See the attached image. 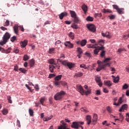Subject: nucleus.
I'll return each instance as SVG.
<instances>
[{"label": "nucleus", "mask_w": 129, "mask_h": 129, "mask_svg": "<svg viewBox=\"0 0 129 129\" xmlns=\"http://www.w3.org/2000/svg\"><path fill=\"white\" fill-rule=\"evenodd\" d=\"M111 60V57H108L105 58L102 62L100 60H98L97 64H98V67L96 69L97 71L99 72V71H100L102 69H104L105 67H110V65L111 64L110 62Z\"/></svg>", "instance_id": "1"}, {"label": "nucleus", "mask_w": 129, "mask_h": 129, "mask_svg": "<svg viewBox=\"0 0 129 129\" xmlns=\"http://www.w3.org/2000/svg\"><path fill=\"white\" fill-rule=\"evenodd\" d=\"M84 87L86 90H85L81 85L77 86V89L81 93V95H86L87 96L89 94H91V89L88 88V86L85 85Z\"/></svg>", "instance_id": "2"}, {"label": "nucleus", "mask_w": 129, "mask_h": 129, "mask_svg": "<svg viewBox=\"0 0 129 129\" xmlns=\"http://www.w3.org/2000/svg\"><path fill=\"white\" fill-rule=\"evenodd\" d=\"M10 38H11V34L9 32H6L3 37V41H0V45L4 46V45L7 44Z\"/></svg>", "instance_id": "3"}, {"label": "nucleus", "mask_w": 129, "mask_h": 129, "mask_svg": "<svg viewBox=\"0 0 129 129\" xmlns=\"http://www.w3.org/2000/svg\"><path fill=\"white\" fill-rule=\"evenodd\" d=\"M82 124H84V122H73L71 125V127H72V128L76 129H78L79 127H81L82 129H83V127L81 126Z\"/></svg>", "instance_id": "4"}, {"label": "nucleus", "mask_w": 129, "mask_h": 129, "mask_svg": "<svg viewBox=\"0 0 129 129\" xmlns=\"http://www.w3.org/2000/svg\"><path fill=\"white\" fill-rule=\"evenodd\" d=\"M64 94H66V93L63 91L57 92L54 95V98L55 100H60V99L63 98V95H64Z\"/></svg>", "instance_id": "5"}, {"label": "nucleus", "mask_w": 129, "mask_h": 129, "mask_svg": "<svg viewBox=\"0 0 129 129\" xmlns=\"http://www.w3.org/2000/svg\"><path fill=\"white\" fill-rule=\"evenodd\" d=\"M60 122L62 124L58 126V129H70L69 128H68V124L65 123V122H64V120H61Z\"/></svg>", "instance_id": "6"}, {"label": "nucleus", "mask_w": 129, "mask_h": 129, "mask_svg": "<svg viewBox=\"0 0 129 129\" xmlns=\"http://www.w3.org/2000/svg\"><path fill=\"white\" fill-rule=\"evenodd\" d=\"M87 28L88 29V30H89L90 32H93L94 33V32L96 31L95 26H94L93 24H87Z\"/></svg>", "instance_id": "7"}, {"label": "nucleus", "mask_w": 129, "mask_h": 129, "mask_svg": "<svg viewBox=\"0 0 129 129\" xmlns=\"http://www.w3.org/2000/svg\"><path fill=\"white\" fill-rule=\"evenodd\" d=\"M103 49H104V47H103V46L102 45L101 46L96 47V48H95V49L94 50V55H98L99 51H100V50H103Z\"/></svg>", "instance_id": "8"}, {"label": "nucleus", "mask_w": 129, "mask_h": 129, "mask_svg": "<svg viewBox=\"0 0 129 129\" xmlns=\"http://www.w3.org/2000/svg\"><path fill=\"white\" fill-rule=\"evenodd\" d=\"M95 81L98 84V85L100 86V87H102L103 84L102 82H101V79L100 77L96 76L95 77Z\"/></svg>", "instance_id": "9"}, {"label": "nucleus", "mask_w": 129, "mask_h": 129, "mask_svg": "<svg viewBox=\"0 0 129 129\" xmlns=\"http://www.w3.org/2000/svg\"><path fill=\"white\" fill-rule=\"evenodd\" d=\"M76 44H77V45H81L82 47H84V46L87 44V40H86V39H83L81 41H77Z\"/></svg>", "instance_id": "10"}, {"label": "nucleus", "mask_w": 129, "mask_h": 129, "mask_svg": "<svg viewBox=\"0 0 129 129\" xmlns=\"http://www.w3.org/2000/svg\"><path fill=\"white\" fill-rule=\"evenodd\" d=\"M13 31L16 35H19V25H15L13 27Z\"/></svg>", "instance_id": "11"}, {"label": "nucleus", "mask_w": 129, "mask_h": 129, "mask_svg": "<svg viewBox=\"0 0 129 129\" xmlns=\"http://www.w3.org/2000/svg\"><path fill=\"white\" fill-rule=\"evenodd\" d=\"M122 102H123V101H122V98L120 97L118 100V103H116L115 102H114L113 105H116V106H119V105H120Z\"/></svg>", "instance_id": "12"}, {"label": "nucleus", "mask_w": 129, "mask_h": 129, "mask_svg": "<svg viewBox=\"0 0 129 129\" xmlns=\"http://www.w3.org/2000/svg\"><path fill=\"white\" fill-rule=\"evenodd\" d=\"M68 15V13L66 12H62L59 15V18L60 20H63V18L64 17H66Z\"/></svg>", "instance_id": "13"}, {"label": "nucleus", "mask_w": 129, "mask_h": 129, "mask_svg": "<svg viewBox=\"0 0 129 129\" xmlns=\"http://www.w3.org/2000/svg\"><path fill=\"white\" fill-rule=\"evenodd\" d=\"M64 45L66 47H69V48H73V44L71 43L70 41H66L64 43Z\"/></svg>", "instance_id": "14"}, {"label": "nucleus", "mask_w": 129, "mask_h": 129, "mask_svg": "<svg viewBox=\"0 0 129 129\" xmlns=\"http://www.w3.org/2000/svg\"><path fill=\"white\" fill-rule=\"evenodd\" d=\"M104 85L108 86V87H110V86L112 85V84L111 83V82H110V81H104Z\"/></svg>", "instance_id": "15"}, {"label": "nucleus", "mask_w": 129, "mask_h": 129, "mask_svg": "<svg viewBox=\"0 0 129 129\" xmlns=\"http://www.w3.org/2000/svg\"><path fill=\"white\" fill-rule=\"evenodd\" d=\"M12 50V48L9 47L7 49H5L3 48L2 50V53H5V54H9L11 53V50Z\"/></svg>", "instance_id": "16"}, {"label": "nucleus", "mask_w": 129, "mask_h": 129, "mask_svg": "<svg viewBox=\"0 0 129 129\" xmlns=\"http://www.w3.org/2000/svg\"><path fill=\"white\" fill-rule=\"evenodd\" d=\"M126 109H127V105L125 104L122 105L120 109L119 110V111L120 112L123 111L124 110H126Z\"/></svg>", "instance_id": "17"}, {"label": "nucleus", "mask_w": 129, "mask_h": 129, "mask_svg": "<svg viewBox=\"0 0 129 129\" xmlns=\"http://www.w3.org/2000/svg\"><path fill=\"white\" fill-rule=\"evenodd\" d=\"M86 119L88 125L91 123V116L90 115H87L86 117Z\"/></svg>", "instance_id": "18"}, {"label": "nucleus", "mask_w": 129, "mask_h": 129, "mask_svg": "<svg viewBox=\"0 0 129 129\" xmlns=\"http://www.w3.org/2000/svg\"><path fill=\"white\" fill-rule=\"evenodd\" d=\"M59 61L60 63H61V64L62 65H64V66H67V64H68V61H67V60H63L62 61V60L60 59H57V62Z\"/></svg>", "instance_id": "19"}, {"label": "nucleus", "mask_w": 129, "mask_h": 129, "mask_svg": "<svg viewBox=\"0 0 129 129\" xmlns=\"http://www.w3.org/2000/svg\"><path fill=\"white\" fill-rule=\"evenodd\" d=\"M83 76V73L79 72L75 74V77L78 78V77H81Z\"/></svg>", "instance_id": "20"}, {"label": "nucleus", "mask_w": 129, "mask_h": 129, "mask_svg": "<svg viewBox=\"0 0 129 129\" xmlns=\"http://www.w3.org/2000/svg\"><path fill=\"white\" fill-rule=\"evenodd\" d=\"M98 118V117L97 116V114H94L92 119V122H96L97 121V119Z\"/></svg>", "instance_id": "21"}, {"label": "nucleus", "mask_w": 129, "mask_h": 129, "mask_svg": "<svg viewBox=\"0 0 129 129\" xmlns=\"http://www.w3.org/2000/svg\"><path fill=\"white\" fill-rule=\"evenodd\" d=\"M49 68L50 72L53 73L54 72V69L56 68V67L54 66V64H50L49 66Z\"/></svg>", "instance_id": "22"}, {"label": "nucleus", "mask_w": 129, "mask_h": 129, "mask_svg": "<svg viewBox=\"0 0 129 129\" xmlns=\"http://www.w3.org/2000/svg\"><path fill=\"white\" fill-rule=\"evenodd\" d=\"M70 14H71L72 18H75V17H77L75 11L71 10L70 11Z\"/></svg>", "instance_id": "23"}, {"label": "nucleus", "mask_w": 129, "mask_h": 129, "mask_svg": "<svg viewBox=\"0 0 129 129\" xmlns=\"http://www.w3.org/2000/svg\"><path fill=\"white\" fill-rule=\"evenodd\" d=\"M27 44L28 40H25L24 41L22 42L21 47H22V48H25Z\"/></svg>", "instance_id": "24"}, {"label": "nucleus", "mask_w": 129, "mask_h": 129, "mask_svg": "<svg viewBox=\"0 0 129 129\" xmlns=\"http://www.w3.org/2000/svg\"><path fill=\"white\" fill-rule=\"evenodd\" d=\"M53 118V115H50L49 117H46L43 118V120L44 121H48V120H51Z\"/></svg>", "instance_id": "25"}, {"label": "nucleus", "mask_w": 129, "mask_h": 129, "mask_svg": "<svg viewBox=\"0 0 129 129\" xmlns=\"http://www.w3.org/2000/svg\"><path fill=\"white\" fill-rule=\"evenodd\" d=\"M82 9L83 11L84 12L85 14H86V13H87V6H86L85 4H84L82 6Z\"/></svg>", "instance_id": "26"}, {"label": "nucleus", "mask_w": 129, "mask_h": 129, "mask_svg": "<svg viewBox=\"0 0 129 129\" xmlns=\"http://www.w3.org/2000/svg\"><path fill=\"white\" fill-rule=\"evenodd\" d=\"M69 37L72 39V40H74V37H75V34L74 33L71 32L68 34Z\"/></svg>", "instance_id": "27"}, {"label": "nucleus", "mask_w": 129, "mask_h": 129, "mask_svg": "<svg viewBox=\"0 0 129 129\" xmlns=\"http://www.w3.org/2000/svg\"><path fill=\"white\" fill-rule=\"evenodd\" d=\"M61 78H62V75H58L54 78V80L56 81H59L61 79Z\"/></svg>", "instance_id": "28"}, {"label": "nucleus", "mask_w": 129, "mask_h": 129, "mask_svg": "<svg viewBox=\"0 0 129 129\" xmlns=\"http://www.w3.org/2000/svg\"><path fill=\"white\" fill-rule=\"evenodd\" d=\"M2 112L4 115H7V114L9 113V110L6 108H4Z\"/></svg>", "instance_id": "29"}, {"label": "nucleus", "mask_w": 129, "mask_h": 129, "mask_svg": "<svg viewBox=\"0 0 129 129\" xmlns=\"http://www.w3.org/2000/svg\"><path fill=\"white\" fill-rule=\"evenodd\" d=\"M29 65L30 67H33L35 65V60L34 59H31L29 61Z\"/></svg>", "instance_id": "30"}, {"label": "nucleus", "mask_w": 129, "mask_h": 129, "mask_svg": "<svg viewBox=\"0 0 129 129\" xmlns=\"http://www.w3.org/2000/svg\"><path fill=\"white\" fill-rule=\"evenodd\" d=\"M61 83V81H55L53 82V84L55 85V86H60V84Z\"/></svg>", "instance_id": "31"}, {"label": "nucleus", "mask_w": 129, "mask_h": 129, "mask_svg": "<svg viewBox=\"0 0 129 129\" xmlns=\"http://www.w3.org/2000/svg\"><path fill=\"white\" fill-rule=\"evenodd\" d=\"M117 12L119 15H122V14H123V8H119Z\"/></svg>", "instance_id": "32"}, {"label": "nucleus", "mask_w": 129, "mask_h": 129, "mask_svg": "<svg viewBox=\"0 0 129 129\" xmlns=\"http://www.w3.org/2000/svg\"><path fill=\"white\" fill-rule=\"evenodd\" d=\"M49 64H51V65H57V63L55 62V60L54 59H50L49 60Z\"/></svg>", "instance_id": "33"}, {"label": "nucleus", "mask_w": 129, "mask_h": 129, "mask_svg": "<svg viewBox=\"0 0 129 129\" xmlns=\"http://www.w3.org/2000/svg\"><path fill=\"white\" fill-rule=\"evenodd\" d=\"M67 66L69 67V69H71V68H73V67H74V64H73L72 62H68Z\"/></svg>", "instance_id": "34"}, {"label": "nucleus", "mask_w": 129, "mask_h": 129, "mask_svg": "<svg viewBox=\"0 0 129 129\" xmlns=\"http://www.w3.org/2000/svg\"><path fill=\"white\" fill-rule=\"evenodd\" d=\"M119 81V76H117L116 77L113 79V83H117Z\"/></svg>", "instance_id": "35"}, {"label": "nucleus", "mask_w": 129, "mask_h": 129, "mask_svg": "<svg viewBox=\"0 0 129 129\" xmlns=\"http://www.w3.org/2000/svg\"><path fill=\"white\" fill-rule=\"evenodd\" d=\"M106 110L108 111V112L109 113H112V109L109 106H108L106 107Z\"/></svg>", "instance_id": "36"}, {"label": "nucleus", "mask_w": 129, "mask_h": 129, "mask_svg": "<svg viewBox=\"0 0 129 129\" xmlns=\"http://www.w3.org/2000/svg\"><path fill=\"white\" fill-rule=\"evenodd\" d=\"M30 59V56H29L28 55L25 54L23 56V60L24 61H28V60Z\"/></svg>", "instance_id": "37"}, {"label": "nucleus", "mask_w": 129, "mask_h": 129, "mask_svg": "<svg viewBox=\"0 0 129 129\" xmlns=\"http://www.w3.org/2000/svg\"><path fill=\"white\" fill-rule=\"evenodd\" d=\"M74 22L75 24H78V23H79V19H78L77 16L74 17Z\"/></svg>", "instance_id": "38"}, {"label": "nucleus", "mask_w": 129, "mask_h": 129, "mask_svg": "<svg viewBox=\"0 0 129 129\" xmlns=\"http://www.w3.org/2000/svg\"><path fill=\"white\" fill-rule=\"evenodd\" d=\"M77 52H78V54H82V53H83V51H82V49L80 47H78Z\"/></svg>", "instance_id": "39"}, {"label": "nucleus", "mask_w": 129, "mask_h": 129, "mask_svg": "<svg viewBox=\"0 0 129 129\" xmlns=\"http://www.w3.org/2000/svg\"><path fill=\"white\" fill-rule=\"evenodd\" d=\"M86 21H88L89 22H93V18L91 17L90 16H88L87 18L86 19Z\"/></svg>", "instance_id": "40"}, {"label": "nucleus", "mask_w": 129, "mask_h": 129, "mask_svg": "<svg viewBox=\"0 0 129 129\" xmlns=\"http://www.w3.org/2000/svg\"><path fill=\"white\" fill-rule=\"evenodd\" d=\"M87 48H92L93 49H95V48H96V46H95V45H94V44H88L87 45Z\"/></svg>", "instance_id": "41"}, {"label": "nucleus", "mask_w": 129, "mask_h": 129, "mask_svg": "<svg viewBox=\"0 0 129 129\" xmlns=\"http://www.w3.org/2000/svg\"><path fill=\"white\" fill-rule=\"evenodd\" d=\"M54 52H55V48L52 47V48H50V49H49L48 53H49V54H52V53H54Z\"/></svg>", "instance_id": "42"}, {"label": "nucleus", "mask_w": 129, "mask_h": 129, "mask_svg": "<svg viewBox=\"0 0 129 129\" xmlns=\"http://www.w3.org/2000/svg\"><path fill=\"white\" fill-rule=\"evenodd\" d=\"M123 51L126 52V50H125V49H124V48H119V49H118V50L117 51V53H121V52H122Z\"/></svg>", "instance_id": "43"}, {"label": "nucleus", "mask_w": 129, "mask_h": 129, "mask_svg": "<svg viewBox=\"0 0 129 129\" xmlns=\"http://www.w3.org/2000/svg\"><path fill=\"white\" fill-rule=\"evenodd\" d=\"M71 27L72 28H73V29H75L76 30H77V29H78V25H77V24H76L75 23L73 24V25H72Z\"/></svg>", "instance_id": "44"}, {"label": "nucleus", "mask_w": 129, "mask_h": 129, "mask_svg": "<svg viewBox=\"0 0 129 129\" xmlns=\"http://www.w3.org/2000/svg\"><path fill=\"white\" fill-rule=\"evenodd\" d=\"M80 68H83L84 69H88V67H86V65H85L84 63L80 64Z\"/></svg>", "instance_id": "45"}, {"label": "nucleus", "mask_w": 129, "mask_h": 129, "mask_svg": "<svg viewBox=\"0 0 129 129\" xmlns=\"http://www.w3.org/2000/svg\"><path fill=\"white\" fill-rule=\"evenodd\" d=\"M29 112L30 116H33V115H34V111H33V110L29 109Z\"/></svg>", "instance_id": "46"}, {"label": "nucleus", "mask_w": 129, "mask_h": 129, "mask_svg": "<svg viewBox=\"0 0 129 129\" xmlns=\"http://www.w3.org/2000/svg\"><path fill=\"white\" fill-rule=\"evenodd\" d=\"M19 71H21L22 73H24V74H25L27 72V70H26L25 69H23L22 68H20L19 69Z\"/></svg>", "instance_id": "47"}, {"label": "nucleus", "mask_w": 129, "mask_h": 129, "mask_svg": "<svg viewBox=\"0 0 129 129\" xmlns=\"http://www.w3.org/2000/svg\"><path fill=\"white\" fill-rule=\"evenodd\" d=\"M5 27H8L9 26H10V21H9L8 20H6V21L5 23Z\"/></svg>", "instance_id": "48"}, {"label": "nucleus", "mask_w": 129, "mask_h": 129, "mask_svg": "<svg viewBox=\"0 0 129 129\" xmlns=\"http://www.w3.org/2000/svg\"><path fill=\"white\" fill-rule=\"evenodd\" d=\"M103 13H104L105 14V13H111V10H110L109 9H103Z\"/></svg>", "instance_id": "49"}, {"label": "nucleus", "mask_w": 129, "mask_h": 129, "mask_svg": "<svg viewBox=\"0 0 129 129\" xmlns=\"http://www.w3.org/2000/svg\"><path fill=\"white\" fill-rule=\"evenodd\" d=\"M12 98V97H11L10 96H7V99L9 102V103H12L13 101H12V100H11V99Z\"/></svg>", "instance_id": "50"}, {"label": "nucleus", "mask_w": 129, "mask_h": 129, "mask_svg": "<svg viewBox=\"0 0 129 129\" xmlns=\"http://www.w3.org/2000/svg\"><path fill=\"white\" fill-rule=\"evenodd\" d=\"M60 84L61 85H62V86H67V83H66V82L63 81H60Z\"/></svg>", "instance_id": "51"}, {"label": "nucleus", "mask_w": 129, "mask_h": 129, "mask_svg": "<svg viewBox=\"0 0 129 129\" xmlns=\"http://www.w3.org/2000/svg\"><path fill=\"white\" fill-rule=\"evenodd\" d=\"M17 40V37L16 36H14L13 37L11 38V41L14 42V41H16Z\"/></svg>", "instance_id": "52"}, {"label": "nucleus", "mask_w": 129, "mask_h": 129, "mask_svg": "<svg viewBox=\"0 0 129 129\" xmlns=\"http://www.w3.org/2000/svg\"><path fill=\"white\" fill-rule=\"evenodd\" d=\"M101 57H103L104 56H105V51L102 50L101 53H100Z\"/></svg>", "instance_id": "53"}, {"label": "nucleus", "mask_w": 129, "mask_h": 129, "mask_svg": "<svg viewBox=\"0 0 129 129\" xmlns=\"http://www.w3.org/2000/svg\"><path fill=\"white\" fill-rule=\"evenodd\" d=\"M106 37L108 38V39H110V38H111V36H110L109 32L106 33Z\"/></svg>", "instance_id": "54"}, {"label": "nucleus", "mask_w": 129, "mask_h": 129, "mask_svg": "<svg viewBox=\"0 0 129 129\" xmlns=\"http://www.w3.org/2000/svg\"><path fill=\"white\" fill-rule=\"evenodd\" d=\"M127 88H128V85L126 84H124L122 86V89H127Z\"/></svg>", "instance_id": "55"}, {"label": "nucleus", "mask_w": 129, "mask_h": 129, "mask_svg": "<svg viewBox=\"0 0 129 129\" xmlns=\"http://www.w3.org/2000/svg\"><path fill=\"white\" fill-rule=\"evenodd\" d=\"M96 17H102V14L101 13H96L95 14V18H96Z\"/></svg>", "instance_id": "56"}, {"label": "nucleus", "mask_w": 129, "mask_h": 129, "mask_svg": "<svg viewBox=\"0 0 129 129\" xmlns=\"http://www.w3.org/2000/svg\"><path fill=\"white\" fill-rule=\"evenodd\" d=\"M19 49L17 48H15L14 49L13 52L14 53H15L16 54H18V53H19Z\"/></svg>", "instance_id": "57"}, {"label": "nucleus", "mask_w": 129, "mask_h": 129, "mask_svg": "<svg viewBox=\"0 0 129 129\" xmlns=\"http://www.w3.org/2000/svg\"><path fill=\"white\" fill-rule=\"evenodd\" d=\"M112 7H113V9L116 10V11H117V10L119 9V8H118V6H117V5H113Z\"/></svg>", "instance_id": "58"}, {"label": "nucleus", "mask_w": 129, "mask_h": 129, "mask_svg": "<svg viewBox=\"0 0 129 129\" xmlns=\"http://www.w3.org/2000/svg\"><path fill=\"white\" fill-rule=\"evenodd\" d=\"M44 101H45V98H41V99L40 100V102L42 105H43V103H44Z\"/></svg>", "instance_id": "59"}, {"label": "nucleus", "mask_w": 129, "mask_h": 129, "mask_svg": "<svg viewBox=\"0 0 129 129\" xmlns=\"http://www.w3.org/2000/svg\"><path fill=\"white\" fill-rule=\"evenodd\" d=\"M96 94L97 95H101V92H100V90H97L96 91Z\"/></svg>", "instance_id": "60"}, {"label": "nucleus", "mask_w": 129, "mask_h": 129, "mask_svg": "<svg viewBox=\"0 0 129 129\" xmlns=\"http://www.w3.org/2000/svg\"><path fill=\"white\" fill-rule=\"evenodd\" d=\"M85 55H86V56H87V57H91V53L88 52H85Z\"/></svg>", "instance_id": "61"}, {"label": "nucleus", "mask_w": 129, "mask_h": 129, "mask_svg": "<svg viewBox=\"0 0 129 129\" xmlns=\"http://www.w3.org/2000/svg\"><path fill=\"white\" fill-rule=\"evenodd\" d=\"M109 17L110 18V20H114L115 19V16L113 15L109 16Z\"/></svg>", "instance_id": "62"}, {"label": "nucleus", "mask_w": 129, "mask_h": 129, "mask_svg": "<svg viewBox=\"0 0 129 129\" xmlns=\"http://www.w3.org/2000/svg\"><path fill=\"white\" fill-rule=\"evenodd\" d=\"M19 29L21 31V32L24 31V27L22 26H19Z\"/></svg>", "instance_id": "63"}, {"label": "nucleus", "mask_w": 129, "mask_h": 129, "mask_svg": "<svg viewBox=\"0 0 129 129\" xmlns=\"http://www.w3.org/2000/svg\"><path fill=\"white\" fill-rule=\"evenodd\" d=\"M126 114V116H128L126 118V121H127L128 122H129V113H127Z\"/></svg>", "instance_id": "64"}]
</instances>
